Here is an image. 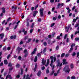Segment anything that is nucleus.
<instances>
[{
	"instance_id": "1",
	"label": "nucleus",
	"mask_w": 79,
	"mask_h": 79,
	"mask_svg": "<svg viewBox=\"0 0 79 79\" xmlns=\"http://www.w3.org/2000/svg\"><path fill=\"white\" fill-rule=\"evenodd\" d=\"M63 71H65V73H69L70 72V69L69 65H66L64 68L63 69Z\"/></svg>"
},
{
	"instance_id": "2",
	"label": "nucleus",
	"mask_w": 79,
	"mask_h": 79,
	"mask_svg": "<svg viewBox=\"0 0 79 79\" xmlns=\"http://www.w3.org/2000/svg\"><path fill=\"white\" fill-rule=\"evenodd\" d=\"M40 16L41 17H43L44 16V9H40Z\"/></svg>"
},
{
	"instance_id": "3",
	"label": "nucleus",
	"mask_w": 79,
	"mask_h": 79,
	"mask_svg": "<svg viewBox=\"0 0 79 79\" xmlns=\"http://www.w3.org/2000/svg\"><path fill=\"white\" fill-rule=\"evenodd\" d=\"M50 58L51 60V64L50 65L51 68H52V66H53V59L54 57L52 56L50 57Z\"/></svg>"
},
{
	"instance_id": "4",
	"label": "nucleus",
	"mask_w": 79,
	"mask_h": 79,
	"mask_svg": "<svg viewBox=\"0 0 79 79\" xmlns=\"http://www.w3.org/2000/svg\"><path fill=\"white\" fill-rule=\"evenodd\" d=\"M24 53H25V55H24V56L25 58H26L27 57V56L28 55V53L27 52V49H25L23 51Z\"/></svg>"
},
{
	"instance_id": "5",
	"label": "nucleus",
	"mask_w": 79,
	"mask_h": 79,
	"mask_svg": "<svg viewBox=\"0 0 79 79\" xmlns=\"http://www.w3.org/2000/svg\"><path fill=\"white\" fill-rule=\"evenodd\" d=\"M23 50V48H20V47L19 46L17 48L16 51L18 52V54H19V53H20V50Z\"/></svg>"
},
{
	"instance_id": "6",
	"label": "nucleus",
	"mask_w": 79,
	"mask_h": 79,
	"mask_svg": "<svg viewBox=\"0 0 79 79\" xmlns=\"http://www.w3.org/2000/svg\"><path fill=\"white\" fill-rule=\"evenodd\" d=\"M64 6V3H62L61 4L60 3H58L57 6V8H61L62 6Z\"/></svg>"
},
{
	"instance_id": "7",
	"label": "nucleus",
	"mask_w": 79,
	"mask_h": 79,
	"mask_svg": "<svg viewBox=\"0 0 79 79\" xmlns=\"http://www.w3.org/2000/svg\"><path fill=\"white\" fill-rule=\"evenodd\" d=\"M63 65H64V64H68V63L66 61V60L65 59H64L63 60Z\"/></svg>"
},
{
	"instance_id": "8",
	"label": "nucleus",
	"mask_w": 79,
	"mask_h": 79,
	"mask_svg": "<svg viewBox=\"0 0 79 79\" xmlns=\"http://www.w3.org/2000/svg\"><path fill=\"white\" fill-rule=\"evenodd\" d=\"M56 62L57 63V64L56 65V67H58V66H60V59L57 60Z\"/></svg>"
},
{
	"instance_id": "9",
	"label": "nucleus",
	"mask_w": 79,
	"mask_h": 79,
	"mask_svg": "<svg viewBox=\"0 0 79 79\" xmlns=\"http://www.w3.org/2000/svg\"><path fill=\"white\" fill-rule=\"evenodd\" d=\"M38 11H35L33 12V17H35V16H36V14H37L38 13Z\"/></svg>"
},
{
	"instance_id": "10",
	"label": "nucleus",
	"mask_w": 79,
	"mask_h": 79,
	"mask_svg": "<svg viewBox=\"0 0 79 79\" xmlns=\"http://www.w3.org/2000/svg\"><path fill=\"white\" fill-rule=\"evenodd\" d=\"M46 62V60H45V59L43 58L42 60V63L43 65H45V63Z\"/></svg>"
},
{
	"instance_id": "11",
	"label": "nucleus",
	"mask_w": 79,
	"mask_h": 79,
	"mask_svg": "<svg viewBox=\"0 0 79 79\" xmlns=\"http://www.w3.org/2000/svg\"><path fill=\"white\" fill-rule=\"evenodd\" d=\"M70 27H71V25H69L68 27H65V29L66 30L67 29V30H66V32H68V31H69V28H70Z\"/></svg>"
},
{
	"instance_id": "12",
	"label": "nucleus",
	"mask_w": 79,
	"mask_h": 79,
	"mask_svg": "<svg viewBox=\"0 0 79 79\" xmlns=\"http://www.w3.org/2000/svg\"><path fill=\"white\" fill-rule=\"evenodd\" d=\"M41 75V71L40 70L37 73V75L39 77H40V75Z\"/></svg>"
},
{
	"instance_id": "13",
	"label": "nucleus",
	"mask_w": 79,
	"mask_h": 79,
	"mask_svg": "<svg viewBox=\"0 0 79 79\" xmlns=\"http://www.w3.org/2000/svg\"><path fill=\"white\" fill-rule=\"evenodd\" d=\"M70 66L71 69H74V64H73L72 63L70 64Z\"/></svg>"
},
{
	"instance_id": "14",
	"label": "nucleus",
	"mask_w": 79,
	"mask_h": 79,
	"mask_svg": "<svg viewBox=\"0 0 79 79\" xmlns=\"http://www.w3.org/2000/svg\"><path fill=\"white\" fill-rule=\"evenodd\" d=\"M55 73V70H52L51 73L49 74V76H52V75H53V74H54V73Z\"/></svg>"
},
{
	"instance_id": "15",
	"label": "nucleus",
	"mask_w": 79,
	"mask_h": 79,
	"mask_svg": "<svg viewBox=\"0 0 79 79\" xmlns=\"http://www.w3.org/2000/svg\"><path fill=\"white\" fill-rule=\"evenodd\" d=\"M78 18H79V17H77L76 19H73V23H75V22H76L77 20L78 19Z\"/></svg>"
},
{
	"instance_id": "16",
	"label": "nucleus",
	"mask_w": 79,
	"mask_h": 79,
	"mask_svg": "<svg viewBox=\"0 0 79 79\" xmlns=\"http://www.w3.org/2000/svg\"><path fill=\"white\" fill-rule=\"evenodd\" d=\"M4 64L6 65L8 64V62L7 60H5L4 61Z\"/></svg>"
},
{
	"instance_id": "17",
	"label": "nucleus",
	"mask_w": 79,
	"mask_h": 79,
	"mask_svg": "<svg viewBox=\"0 0 79 79\" xmlns=\"http://www.w3.org/2000/svg\"><path fill=\"white\" fill-rule=\"evenodd\" d=\"M37 64H35V66L34 69V72H35V71L37 70Z\"/></svg>"
},
{
	"instance_id": "18",
	"label": "nucleus",
	"mask_w": 79,
	"mask_h": 79,
	"mask_svg": "<svg viewBox=\"0 0 79 79\" xmlns=\"http://www.w3.org/2000/svg\"><path fill=\"white\" fill-rule=\"evenodd\" d=\"M0 37H1V39H2L4 37V34L3 33L0 34Z\"/></svg>"
},
{
	"instance_id": "19",
	"label": "nucleus",
	"mask_w": 79,
	"mask_h": 79,
	"mask_svg": "<svg viewBox=\"0 0 79 79\" xmlns=\"http://www.w3.org/2000/svg\"><path fill=\"white\" fill-rule=\"evenodd\" d=\"M37 56H36L35 57V59H34V62H37Z\"/></svg>"
},
{
	"instance_id": "20",
	"label": "nucleus",
	"mask_w": 79,
	"mask_h": 79,
	"mask_svg": "<svg viewBox=\"0 0 79 79\" xmlns=\"http://www.w3.org/2000/svg\"><path fill=\"white\" fill-rule=\"evenodd\" d=\"M16 68H19L20 67H21V65L19 64H17L16 65Z\"/></svg>"
},
{
	"instance_id": "21",
	"label": "nucleus",
	"mask_w": 79,
	"mask_h": 79,
	"mask_svg": "<svg viewBox=\"0 0 79 79\" xmlns=\"http://www.w3.org/2000/svg\"><path fill=\"white\" fill-rule=\"evenodd\" d=\"M13 65L12 64H11V62H10L9 63V64L8 65V67H12V66Z\"/></svg>"
},
{
	"instance_id": "22",
	"label": "nucleus",
	"mask_w": 79,
	"mask_h": 79,
	"mask_svg": "<svg viewBox=\"0 0 79 79\" xmlns=\"http://www.w3.org/2000/svg\"><path fill=\"white\" fill-rule=\"evenodd\" d=\"M32 40V39L31 38H29L28 39V41L26 42V43H29Z\"/></svg>"
},
{
	"instance_id": "23",
	"label": "nucleus",
	"mask_w": 79,
	"mask_h": 79,
	"mask_svg": "<svg viewBox=\"0 0 79 79\" xmlns=\"http://www.w3.org/2000/svg\"><path fill=\"white\" fill-rule=\"evenodd\" d=\"M46 73L47 74H48V73H50V71L48 69V68L46 70Z\"/></svg>"
},
{
	"instance_id": "24",
	"label": "nucleus",
	"mask_w": 79,
	"mask_h": 79,
	"mask_svg": "<svg viewBox=\"0 0 79 79\" xmlns=\"http://www.w3.org/2000/svg\"><path fill=\"white\" fill-rule=\"evenodd\" d=\"M2 12L3 13H5V9L4 7H3L2 9Z\"/></svg>"
},
{
	"instance_id": "25",
	"label": "nucleus",
	"mask_w": 79,
	"mask_h": 79,
	"mask_svg": "<svg viewBox=\"0 0 79 79\" xmlns=\"http://www.w3.org/2000/svg\"><path fill=\"white\" fill-rule=\"evenodd\" d=\"M76 55V53L75 52H73V53L72 54V56H75Z\"/></svg>"
},
{
	"instance_id": "26",
	"label": "nucleus",
	"mask_w": 79,
	"mask_h": 79,
	"mask_svg": "<svg viewBox=\"0 0 79 79\" xmlns=\"http://www.w3.org/2000/svg\"><path fill=\"white\" fill-rule=\"evenodd\" d=\"M24 71V69L22 68L21 69V75H23V71Z\"/></svg>"
},
{
	"instance_id": "27",
	"label": "nucleus",
	"mask_w": 79,
	"mask_h": 79,
	"mask_svg": "<svg viewBox=\"0 0 79 79\" xmlns=\"http://www.w3.org/2000/svg\"><path fill=\"white\" fill-rule=\"evenodd\" d=\"M59 45H57L56 47V50H59Z\"/></svg>"
},
{
	"instance_id": "28",
	"label": "nucleus",
	"mask_w": 79,
	"mask_h": 79,
	"mask_svg": "<svg viewBox=\"0 0 79 79\" xmlns=\"http://www.w3.org/2000/svg\"><path fill=\"white\" fill-rule=\"evenodd\" d=\"M65 55V53H62L61 55V58H62V57H64V56Z\"/></svg>"
},
{
	"instance_id": "29",
	"label": "nucleus",
	"mask_w": 79,
	"mask_h": 79,
	"mask_svg": "<svg viewBox=\"0 0 79 79\" xmlns=\"http://www.w3.org/2000/svg\"><path fill=\"white\" fill-rule=\"evenodd\" d=\"M29 75H27L26 78L25 79H31V78L29 77Z\"/></svg>"
},
{
	"instance_id": "30",
	"label": "nucleus",
	"mask_w": 79,
	"mask_h": 79,
	"mask_svg": "<svg viewBox=\"0 0 79 79\" xmlns=\"http://www.w3.org/2000/svg\"><path fill=\"white\" fill-rule=\"evenodd\" d=\"M46 50H47V48H45L43 50V53H45L46 52Z\"/></svg>"
},
{
	"instance_id": "31",
	"label": "nucleus",
	"mask_w": 79,
	"mask_h": 79,
	"mask_svg": "<svg viewBox=\"0 0 79 79\" xmlns=\"http://www.w3.org/2000/svg\"><path fill=\"white\" fill-rule=\"evenodd\" d=\"M27 24L26 26L27 27H29V22H27Z\"/></svg>"
},
{
	"instance_id": "32",
	"label": "nucleus",
	"mask_w": 79,
	"mask_h": 79,
	"mask_svg": "<svg viewBox=\"0 0 79 79\" xmlns=\"http://www.w3.org/2000/svg\"><path fill=\"white\" fill-rule=\"evenodd\" d=\"M19 24L16 25L15 26V27L14 28V30H15V29H16V28H17V27H18L19 26Z\"/></svg>"
},
{
	"instance_id": "33",
	"label": "nucleus",
	"mask_w": 79,
	"mask_h": 79,
	"mask_svg": "<svg viewBox=\"0 0 79 79\" xmlns=\"http://www.w3.org/2000/svg\"><path fill=\"white\" fill-rule=\"evenodd\" d=\"M73 50V47L71 46V47L70 50H69V52H71V51L72 50Z\"/></svg>"
},
{
	"instance_id": "34",
	"label": "nucleus",
	"mask_w": 79,
	"mask_h": 79,
	"mask_svg": "<svg viewBox=\"0 0 79 79\" xmlns=\"http://www.w3.org/2000/svg\"><path fill=\"white\" fill-rule=\"evenodd\" d=\"M22 59V57H21V56H19L18 57V60H21V59Z\"/></svg>"
},
{
	"instance_id": "35",
	"label": "nucleus",
	"mask_w": 79,
	"mask_h": 79,
	"mask_svg": "<svg viewBox=\"0 0 79 79\" xmlns=\"http://www.w3.org/2000/svg\"><path fill=\"white\" fill-rule=\"evenodd\" d=\"M56 39H58V40H61V38L60 36H58L57 37Z\"/></svg>"
},
{
	"instance_id": "36",
	"label": "nucleus",
	"mask_w": 79,
	"mask_h": 79,
	"mask_svg": "<svg viewBox=\"0 0 79 79\" xmlns=\"http://www.w3.org/2000/svg\"><path fill=\"white\" fill-rule=\"evenodd\" d=\"M11 67L9 68V71H12L13 69V67Z\"/></svg>"
},
{
	"instance_id": "37",
	"label": "nucleus",
	"mask_w": 79,
	"mask_h": 79,
	"mask_svg": "<svg viewBox=\"0 0 79 79\" xmlns=\"http://www.w3.org/2000/svg\"><path fill=\"white\" fill-rule=\"evenodd\" d=\"M43 44L44 45V46H47V42H44L43 43Z\"/></svg>"
},
{
	"instance_id": "38",
	"label": "nucleus",
	"mask_w": 79,
	"mask_h": 79,
	"mask_svg": "<svg viewBox=\"0 0 79 79\" xmlns=\"http://www.w3.org/2000/svg\"><path fill=\"white\" fill-rule=\"evenodd\" d=\"M55 33L53 32L52 35V37H53L55 36Z\"/></svg>"
},
{
	"instance_id": "39",
	"label": "nucleus",
	"mask_w": 79,
	"mask_h": 79,
	"mask_svg": "<svg viewBox=\"0 0 79 79\" xmlns=\"http://www.w3.org/2000/svg\"><path fill=\"white\" fill-rule=\"evenodd\" d=\"M8 77L9 79H12V77L11 76V75H9L8 76Z\"/></svg>"
},
{
	"instance_id": "40",
	"label": "nucleus",
	"mask_w": 79,
	"mask_h": 79,
	"mask_svg": "<svg viewBox=\"0 0 79 79\" xmlns=\"http://www.w3.org/2000/svg\"><path fill=\"white\" fill-rule=\"evenodd\" d=\"M71 79H76V77L75 76H72L71 77Z\"/></svg>"
},
{
	"instance_id": "41",
	"label": "nucleus",
	"mask_w": 79,
	"mask_h": 79,
	"mask_svg": "<svg viewBox=\"0 0 79 79\" xmlns=\"http://www.w3.org/2000/svg\"><path fill=\"white\" fill-rule=\"evenodd\" d=\"M2 50H4V51L5 52V51L6 50V47L3 48Z\"/></svg>"
},
{
	"instance_id": "42",
	"label": "nucleus",
	"mask_w": 79,
	"mask_h": 79,
	"mask_svg": "<svg viewBox=\"0 0 79 79\" xmlns=\"http://www.w3.org/2000/svg\"><path fill=\"white\" fill-rule=\"evenodd\" d=\"M11 17H9L7 19V22H8V21H10V19H11Z\"/></svg>"
},
{
	"instance_id": "43",
	"label": "nucleus",
	"mask_w": 79,
	"mask_h": 79,
	"mask_svg": "<svg viewBox=\"0 0 79 79\" xmlns=\"http://www.w3.org/2000/svg\"><path fill=\"white\" fill-rule=\"evenodd\" d=\"M76 45V44H74V43H73L72 44V45L71 46V47H74V46H75Z\"/></svg>"
},
{
	"instance_id": "44",
	"label": "nucleus",
	"mask_w": 79,
	"mask_h": 79,
	"mask_svg": "<svg viewBox=\"0 0 79 79\" xmlns=\"http://www.w3.org/2000/svg\"><path fill=\"white\" fill-rule=\"evenodd\" d=\"M37 55L39 57H40V56H41V54H40V53H38L37 54Z\"/></svg>"
},
{
	"instance_id": "45",
	"label": "nucleus",
	"mask_w": 79,
	"mask_h": 79,
	"mask_svg": "<svg viewBox=\"0 0 79 79\" xmlns=\"http://www.w3.org/2000/svg\"><path fill=\"white\" fill-rule=\"evenodd\" d=\"M51 40H48V44H51Z\"/></svg>"
},
{
	"instance_id": "46",
	"label": "nucleus",
	"mask_w": 79,
	"mask_h": 79,
	"mask_svg": "<svg viewBox=\"0 0 79 79\" xmlns=\"http://www.w3.org/2000/svg\"><path fill=\"white\" fill-rule=\"evenodd\" d=\"M10 56H11V55L10 54H9L7 57V59H9V58H10Z\"/></svg>"
},
{
	"instance_id": "47",
	"label": "nucleus",
	"mask_w": 79,
	"mask_h": 79,
	"mask_svg": "<svg viewBox=\"0 0 79 79\" xmlns=\"http://www.w3.org/2000/svg\"><path fill=\"white\" fill-rule=\"evenodd\" d=\"M55 23H52V24H51V27H53V26H54V25H55Z\"/></svg>"
},
{
	"instance_id": "48",
	"label": "nucleus",
	"mask_w": 79,
	"mask_h": 79,
	"mask_svg": "<svg viewBox=\"0 0 79 79\" xmlns=\"http://www.w3.org/2000/svg\"><path fill=\"white\" fill-rule=\"evenodd\" d=\"M66 37H67V34H65V35L64 37V40H65V39H66Z\"/></svg>"
},
{
	"instance_id": "49",
	"label": "nucleus",
	"mask_w": 79,
	"mask_h": 79,
	"mask_svg": "<svg viewBox=\"0 0 79 79\" xmlns=\"http://www.w3.org/2000/svg\"><path fill=\"white\" fill-rule=\"evenodd\" d=\"M69 38H67L66 40V42H67V43H69Z\"/></svg>"
},
{
	"instance_id": "50",
	"label": "nucleus",
	"mask_w": 79,
	"mask_h": 79,
	"mask_svg": "<svg viewBox=\"0 0 79 79\" xmlns=\"http://www.w3.org/2000/svg\"><path fill=\"white\" fill-rule=\"evenodd\" d=\"M28 38V36H26L24 38V40H27V38Z\"/></svg>"
},
{
	"instance_id": "51",
	"label": "nucleus",
	"mask_w": 79,
	"mask_h": 79,
	"mask_svg": "<svg viewBox=\"0 0 79 79\" xmlns=\"http://www.w3.org/2000/svg\"><path fill=\"white\" fill-rule=\"evenodd\" d=\"M35 52L33 51L31 53V55H34V54H35Z\"/></svg>"
},
{
	"instance_id": "52",
	"label": "nucleus",
	"mask_w": 79,
	"mask_h": 79,
	"mask_svg": "<svg viewBox=\"0 0 79 79\" xmlns=\"http://www.w3.org/2000/svg\"><path fill=\"white\" fill-rule=\"evenodd\" d=\"M69 56V54H67L66 55H65V57H68V56Z\"/></svg>"
},
{
	"instance_id": "53",
	"label": "nucleus",
	"mask_w": 79,
	"mask_h": 79,
	"mask_svg": "<svg viewBox=\"0 0 79 79\" xmlns=\"http://www.w3.org/2000/svg\"><path fill=\"white\" fill-rule=\"evenodd\" d=\"M33 32V29H31L30 31V33H32Z\"/></svg>"
},
{
	"instance_id": "54",
	"label": "nucleus",
	"mask_w": 79,
	"mask_h": 79,
	"mask_svg": "<svg viewBox=\"0 0 79 79\" xmlns=\"http://www.w3.org/2000/svg\"><path fill=\"white\" fill-rule=\"evenodd\" d=\"M25 29H24V28H23V29H22V32H25Z\"/></svg>"
},
{
	"instance_id": "55",
	"label": "nucleus",
	"mask_w": 79,
	"mask_h": 79,
	"mask_svg": "<svg viewBox=\"0 0 79 79\" xmlns=\"http://www.w3.org/2000/svg\"><path fill=\"white\" fill-rule=\"evenodd\" d=\"M20 76L19 75H17L16 76V78H19Z\"/></svg>"
},
{
	"instance_id": "56",
	"label": "nucleus",
	"mask_w": 79,
	"mask_h": 79,
	"mask_svg": "<svg viewBox=\"0 0 79 79\" xmlns=\"http://www.w3.org/2000/svg\"><path fill=\"white\" fill-rule=\"evenodd\" d=\"M77 58L79 57V52H78L77 53Z\"/></svg>"
},
{
	"instance_id": "57",
	"label": "nucleus",
	"mask_w": 79,
	"mask_h": 79,
	"mask_svg": "<svg viewBox=\"0 0 79 79\" xmlns=\"http://www.w3.org/2000/svg\"><path fill=\"white\" fill-rule=\"evenodd\" d=\"M71 37L72 39H73V37H74V35L73 34H72L71 35Z\"/></svg>"
},
{
	"instance_id": "58",
	"label": "nucleus",
	"mask_w": 79,
	"mask_h": 79,
	"mask_svg": "<svg viewBox=\"0 0 79 79\" xmlns=\"http://www.w3.org/2000/svg\"><path fill=\"white\" fill-rule=\"evenodd\" d=\"M79 23H77V24H76L75 26V27H78V26H79Z\"/></svg>"
},
{
	"instance_id": "59",
	"label": "nucleus",
	"mask_w": 79,
	"mask_h": 79,
	"mask_svg": "<svg viewBox=\"0 0 79 79\" xmlns=\"http://www.w3.org/2000/svg\"><path fill=\"white\" fill-rule=\"evenodd\" d=\"M24 32V35H26V34H27V31H25V32Z\"/></svg>"
},
{
	"instance_id": "60",
	"label": "nucleus",
	"mask_w": 79,
	"mask_h": 79,
	"mask_svg": "<svg viewBox=\"0 0 79 79\" xmlns=\"http://www.w3.org/2000/svg\"><path fill=\"white\" fill-rule=\"evenodd\" d=\"M33 26H34V23H32V25L31 26V27H32V28H33Z\"/></svg>"
},
{
	"instance_id": "61",
	"label": "nucleus",
	"mask_w": 79,
	"mask_h": 79,
	"mask_svg": "<svg viewBox=\"0 0 79 79\" xmlns=\"http://www.w3.org/2000/svg\"><path fill=\"white\" fill-rule=\"evenodd\" d=\"M14 36L13 35H12L10 37V39H14Z\"/></svg>"
},
{
	"instance_id": "62",
	"label": "nucleus",
	"mask_w": 79,
	"mask_h": 79,
	"mask_svg": "<svg viewBox=\"0 0 79 79\" xmlns=\"http://www.w3.org/2000/svg\"><path fill=\"white\" fill-rule=\"evenodd\" d=\"M45 67L43 66L42 68H41V69L42 70H44L45 69Z\"/></svg>"
},
{
	"instance_id": "63",
	"label": "nucleus",
	"mask_w": 79,
	"mask_h": 79,
	"mask_svg": "<svg viewBox=\"0 0 79 79\" xmlns=\"http://www.w3.org/2000/svg\"><path fill=\"white\" fill-rule=\"evenodd\" d=\"M39 41V40H35V43H38Z\"/></svg>"
},
{
	"instance_id": "64",
	"label": "nucleus",
	"mask_w": 79,
	"mask_h": 79,
	"mask_svg": "<svg viewBox=\"0 0 79 79\" xmlns=\"http://www.w3.org/2000/svg\"><path fill=\"white\" fill-rule=\"evenodd\" d=\"M11 49V48L10 47H8L7 48V50H10Z\"/></svg>"
}]
</instances>
